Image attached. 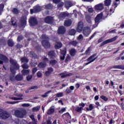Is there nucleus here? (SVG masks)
Returning a JSON list of instances; mask_svg holds the SVG:
<instances>
[{"label": "nucleus", "mask_w": 124, "mask_h": 124, "mask_svg": "<svg viewBox=\"0 0 124 124\" xmlns=\"http://www.w3.org/2000/svg\"><path fill=\"white\" fill-rule=\"evenodd\" d=\"M42 8L40 6H35L33 7V9H30V14L33 15L34 13L36 14L41 11Z\"/></svg>", "instance_id": "obj_5"}, {"label": "nucleus", "mask_w": 124, "mask_h": 124, "mask_svg": "<svg viewBox=\"0 0 124 124\" xmlns=\"http://www.w3.org/2000/svg\"><path fill=\"white\" fill-rule=\"evenodd\" d=\"M85 19L89 24L92 23V17L90 15H87L85 16Z\"/></svg>", "instance_id": "obj_29"}, {"label": "nucleus", "mask_w": 124, "mask_h": 124, "mask_svg": "<svg viewBox=\"0 0 124 124\" xmlns=\"http://www.w3.org/2000/svg\"><path fill=\"white\" fill-rule=\"evenodd\" d=\"M10 99L14 100V101H18V100H23V99L22 98H17L14 97H10Z\"/></svg>", "instance_id": "obj_42"}, {"label": "nucleus", "mask_w": 124, "mask_h": 124, "mask_svg": "<svg viewBox=\"0 0 124 124\" xmlns=\"http://www.w3.org/2000/svg\"><path fill=\"white\" fill-rule=\"evenodd\" d=\"M66 51H67L66 48L65 47H63V49H62L61 51V55H66Z\"/></svg>", "instance_id": "obj_43"}, {"label": "nucleus", "mask_w": 124, "mask_h": 124, "mask_svg": "<svg viewBox=\"0 0 124 124\" xmlns=\"http://www.w3.org/2000/svg\"><path fill=\"white\" fill-rule=\"evenodd\" d=\"M118 5V4L117 3V1H114L113 4H112V6L114 7V9H116Z\"/></svg>", "instance_id": "obj_58"}, {"label": "nucleus", "mask_w": 124, "mask_h": 124, "mask_svg": "<svg viewBox=\"0 0 124 124\" xmlns=\"http://www.w3.org/2000/svg\"><path fill=\"white\" fill-rule=\"evenodd\" d=\"M66 32V29L64 26H60L58 28V33L59 35H63Z\"/></svg>", "instance_id": "obj_12"}, {"label": "nucleus", "mask_w": 124, "mask_h": 124, "mask_svg": "<svg viewBox=\"0 0 124 124\" xmlns=\"http://www.w3.org/2000/svg\"><path fill=\"white\" fill-rule=\"evenodd\" d=\"M29 23L30 24V25L31 26H35L38 24V21L36 20L35 17H34L33 16H31L30 18Z\"/></svg>", "instance_id": "obj_10"}, {"label": "nucleus", "mask_w": 124, "mask_h": 124, "mask_svg": "<svg viewBox=\"0 0 124 124\" xmlns=\"http://www.w3.org/2000/svg\"><path fill=\"white\" fill-rule=\"evenodd\" d=\"M30 69H23L22 70L21 73L22 74V75L23 76H26L30 74Z\"/></svg>", "instance_id": "obj_26"}, {"label": "nucleus", "mask_w": 124, "mask_h": 124, "mask_svg": "<svg viewBox=\"0 0 124 124\" xmlns=\"http://www.w3.org/2000/svg\"><path fill=\"white\" fill-rule=\"evenodd\" d=\"M96 55H97V53L94 54H93L92 56H91V57H90L89 58L87 59L86 60V61L87 62H94V61L98 58V57H96L94 58V57L96 56Z\"/></svg>", "instance_id": "obj_15"}, {"label": "nucleus", "mask_w": 124, "mask_h": 124, "mask_svg": "<svg viewBox=\"0 0 124 124\" xmlns=\"http://www.w3.org/2000/svg\"><path fill=\"white\" fill-rule=\"evenodd\" d=\"M24 122H25L24 120L20 121L19 119H18L15 121V124H26L24 123Z\"/></svg>", "instance_id": "obj_36"}, {"label": "nucleus", "mask_w": 124, "mask_h": 124, "mask_svg": "<svg viewBox=\"0 0 124 124\" xmlns=\"http://www.w3.org/2000/svg\"><path fill=\"white\" fill-rule=\"evenodd\" d=\"M59 75L61 76V78H66V77L71 76L72 74V73L65 74V73H62L59 74Z\"/></svg>", "instance_id": "obj_24"}, {"label": "nucleus", "mask_w": 124, "mask_h": 124, "mask_svg": "<svg viewBox=\"0 0 124 124\" xmlns=\"http://www.w3.org/2000/svg\"><path fill=\"white\" fill-rule=\"evenodd\" d=\"M15 79L16 81H22L23 79V76L21 75L20 74H18L15 76Z\"/></svg>", "instance_id": "obj_20"}, {"label": "nucleus", "mask_w": 124, "mask_h": 124, "mask_svg": "<svg viewBox=\"0 0 124 124\" xmlns=\"http://www.w3.org/2000/svg\"><path fill=\"white\" fill-rule=\"evenodd\" d=\"M73 6V4L70 0H67L65 2V7L66 8H69Z\"/></svg>", "instance_id": "obj_18"}, {"label": "nucleus", "mask_w": 124, "mask_h": 124, "mask_svg": "<svg viewBox=\"0 0 124 124\" xmlns=\"http://www.w3.org/2000/svg\"><path fill=\"white\" fill-rule=\"evenodd\" d=\"M54 8V6L52 4L49 3L45 5L44 9L46 10H52Z\"/></svg>", "instance_id": "obj_19"}, {"label": "nucleus", "mask_w": 124, "mask_h": 124, "mask_svg": "<svg viewBox=\"0 0 124 124\" xmlns=\"http://www.w3.org/2000/svg\"><path fill=\"white\" fill-rule=\"evenodd\" d=\"M52 1L55 4H58L61 2V0H53Z\"/></svg>", "instance_id": "obj_64"}, {"label": "nucleus", "mask_w": 124, "mask_h": 124, "mask_svg": "<svg viewBox=\"0 0 124 124\" xmlns=\"http://www.w3.org/2000/svg\"><path fill=\"white\" fill-rule=\"evenodd\" d=\"M93 8H89L88 9V12L90 13H93Z\"/></svg>", "instance_id": "obj_63"}, {"label": "nucleus", "mask_w": 124, "mask_h": 124, "mask_svg": "<svg viewBox=\"0 0 124 124\" xmlns=\"http://www.w3.org/2000/svg\"><path fill=\"white\" fill-rule=\"evenodd\" d=\"M103 8H104V7L102 3L98 4L95 6V9L97 10L101 11L103 9Z\"/></svg>", "instance_id": "obj_23"}, {"label": "nucleus", "mask_w": 124, "mask_h": 124, "mask_svg": "<svg viewBox=\"0 0 124 124\" xmlns=\"http://www.w3.org/2000/svg\"><path fill=\"white\" fill-rule=\"evenodd\" d=\"M0 43H1L2 45L5 46L6 45V41L3 38H1L0 39Z\"/></svg>", "instance_id": "obj_37"}, {"label": "nucleus", "mask_w": 124, "mask_h": 124, "mask_svg": "<svg viewBox=\"0 0 124 124\" xmlns=\"http://www.w3.org/2000/svg\"><path fill=\"white\" fill-rule=\"evenodd\" d=\"M82 109H83L82 107H77V108H76V111L79 112L81 111H82Z\"/></svg>", "instance_id": "obj_56"}, {"label": "nucleus", "mask_w": 124, "mask_h": 124, "mask_svg": "<svg viewBox=\"0 0 124 124\" xmlns=\"http://www.w3.org/2000/svg\"><path fill=\"white\" fill-rule=\"evenodd\" d=\"M21 67L22 68H23V70L28 69L29 67V65L27 63H24L21 65Z\"/></svg>", "instance_id": "obj_41"}, {"label": "nucleus", "mask_w": 124, "mask_h": 124, "mask_svg": "<svg viewBox=\"0 0 124 124\" xmlns=\"http://www.w3.org/2000/svg\"><path fill=\"white\" fill-rule=\"evenodd\" d=\"M72 24V21L70 19L65 20V22H64V26L66 27H70L71 26Z\"/></svg>", "instance_id": "obj_17"}, {"label": "nucleus", "mask_w": 124, "mask_h": 124, "mask_svg": "<svg viewBox=\"0 0 124 124\" xmlns=\"http://www.w3.org/2000/svg\"><path fill=\"white\" fill-rule=\"evenodd\" d=\"M53 71V69L52 67L48 68L47 71L45 72V76L48 77Z\"/></svg>", "instance_id": "obj_21"}, {"label": "nucleus", "mask_w": 124, "mask_h": 124, "mask_svg": "<svg viewBox=\"0 0 124 124\" xmlns=\"http://www.w3.org/2000/svg\"><path fill=\"white\" fill-rule=\"evenodd\" d=\"M109 15V13L106 12V15L105 16H103V13L101 12V13L97 14L96 17L95 18V25L98 26L99 23L101 22L100 20L102 19H105L108 17V16Z\"/></svg>", "instance_id": "obj_3"}, {"label": "nucleus", "mask_w": 124, "mask_h": 124, "mask_svg": "<svg viewBox=\"0 0 124 124\" xmlns=\"http://www.w3.org/2000/svg\"><path fill=\"white\" fill-rule=\"evenodd\" d=\"M40 108V106H37L33 108L32 111L33 112L38 111L39 110Z\"/></svg>", "instance_id": "obj_44"}, {"label": "nucleus", "mask_w": 124, "mask_h": 124, "mask_svg": "<svg viewBox=\"0 0 124 124\" xmlns=\"http://www.w3.org/2000/svg\"><path fill=\"white\" fill-rule=\"evenodd\" d=\"M25 111L23 110L20 111L19 110H15V115L16 117L19 118H23L24 116Z\"/></svg>", "instance_id": "obj_9"}, {"label": "nucleus", "mask_w": 124, "mask_h": 124, "mask_svg": "<svg viewBox=\"0 0 124 124\" xmlns=\"http://www.w3.org/2000/svg\"><path fill=\"white\" fill-rule=\"evenodd\" d=\"M42 39H43L41 43L42 45L45 48H49L50 47V43H49V37L47 36L46 34H43L41 35Z\"/></svg>", "instance_id": "obj_1"}, {"label": "nucleus", "mask_w": 124, "mask_h": 124, "mask_svg": "<svg viewBox=\"0 0 124 124\" xmlns=\"http://www.w3.org/2000/svg\"><path fill=\"white\" fill-rule=\"evenodd\" d=\"M10 117V114L8 111H4L0 109V117L3 120H6Z\"/></svg>", "instance_id": "obj_4"}, {"label": "nucleus", "mask_w": 124, "mask_h": 124, "mask_svg": "<svg viewBox=\"0 0 124 124\" xmlns=\"http://www.w3.org/2000/svg\"><path fill=\"white\" fill-rule=\"evenodd\" d=\"M111 2H112L111 0H105L104 4L105 6H109L111 5Z\"/></svg>", "instance_id": "obj_30"}, {"label": "nucleus", "mask_w": 124, "mask_h": 124, "mask_svg": "<svg viewBox=\"0 0 124 124\" xmlns=\"http://www.w3.org/2000/svg\"><path fill=\"white\" fill-rule=\"evenodd\" d=\"M20 61L22 63H27L29 62V60L26 57H22L20 59Z\"/></svg>", "instance_id": "obj_27"}, {"label": "nucleus", "mask_w": 124, "mask_h": 124, "mask_svg": "<svg viewBox=\"0 0 124 124\" xmlns=\"http://www.w3.org/2000/svg\"><path fill=\"white\" fill-rule=\"evenodd\" d=\"M62 47V43L60 42H57L55 45V48L57 49L61 48Z\"/></svg>", "instance_id": "obj_31"}, {"label": "nucleus", "mask_w": 124, "mask_h": 124, "mask_svg": "<svg viewBox=\"0 0 124 124\" xmlns=\"http://www.w3.org/2000/svg\"><path fill=\"white\" fill-rule=\"evenodd\" d=\"M83 34L85 36L87 37L89 35V33H88V31H83Z\"/></svg>", "instance_id": "obj_62"}, {"label": "nucleus", "mask_w": 124, "mask_h": 124, "mask_svg": "<svg viewBox=\"0 0 124 124\" xmlns=\"http://www.w3.org/2000/svg\"><path fill=\"white\" fill-rule=\"evenodd\" d=\"M9 59L7 57L3 54H0V64H3V62H8Z\"/></svg>", "instance_id": "obj_8"}, {"label": "nucleus", "mask_w": 124, "mask_h": 124, "mask_svg": "<svg viewBox=\"0 0 124 124\" xmlns=\"http://www.w3.org/2000/svg\"><path fill=\"white\" fill-rule=\"evenodd\" d=\"M51 92H52V91L51 90L46 92L44 95H42V97H44V98L47 97V95L48 94Z\"/></svg>", "instance_id": "obj_46"}, {"label": "nucleus", "mask_w": 124, "mask_h": 124, "mask_svg": "<svg viewBox=\"0 0 124 124\" xmlns=\"http://www.w3.org/2000/svg\"><path fill=\"white\" fill-rule=\"evenodd\" d=\"M38 69L37 67H34L32 69V75H34L36 71H37Z\"/></svg>", "instance_id": "obj_53"}, {"label": "nucleus", "mask_w": 124, "mask_h": 124, "mask_svg": "<svg viewBox=\"0 0 124 124\" xmlns=\"http://www.w3.org/2000/svg\"><path fill=\"white\" fill-rule=\"evenodd\" d=\"M45 22L47 24H52L53 22V17L52 16H46L45 18Z\"/></svg>", "instance_id": "obj_13"}, {"label": "nucleus", "mask_w": 124, "mask_h": 124, "mask_svg": "<svg viewBox=\"0 0 124 124\" xmlns=\"http://www.w3.org/2000/svg\"><path fill=\"white\" fill-rule=\"evenodd\" d=\"M38 88H39L38 86L34 85V86L29 87V90L37 89Z\"/></svg>", "instance_id": "obj_48"}, {"label": "nucleus", "mask_w": 124, "mask_h": 124, "mask_svg": "<svg viewBox=\"0 0 124 124\" xmlns=\"http://www.w3.org/2000/svg\"><path fill=\"white\" fill-rule=\"evenodd\" d=\"M70 61H71V57H70L69 55H68L66 57V59L65 60V62L66 63H68L69 62H70Z\"/></svg>", "instance_id": "obj_34"}, {"label": "nucleus", "mask_w": 124, "mask_h": 124, "mask_svg": "<svg viewBox=\"0 0 124 124\" xmlns=\"http://www.w3.org/2000/svg\"><path fill=\"white\" fill-rule=\"evenodd\" d=\"M54 108H50L48 109L47 112V114L48 115H50L53 114L54 112Z\"/></svg>", "instance_id": "obj_35"}, {"label": "nucleus", "mask_w": 124, "mask_h": 124, "mask_svg": "<svg viewBox=\"0 0 124 124\" xmlns=\"http://www.w3.org/2000/svg\"><path fill=\"white\" fill-rule=\"evenodd\" d=\"M112 68L124 70V66H122L121 65L113 66H112Z\"/></svg>", "instance_id": "obj_32"}, {"label": "nucleus", "mask_w": 124, "mask_h": 124, "mask_svg": "<svg viewBox=\"0 0 124 124\" xmlns=\"http://www.w3.org/2000/svg\"><path fill=\"white\" fill-rule=\"evenodd\" d=\"M32 78V76L30 75V76H28L27 77H26V79L27 80V81H30L31 78Z\"/></svg>", "instance_id": "obj_60"}, {"label": "nucleus", "mask_w": 124, "mask_h": 124, "mask_svg": "<svg viewBox=\"0 0 124 124\" xmlns=\"http://www.w3.org/2000/svg\"><path fill=\"white\" fill-rule=\"evenodd\" d=\"M100 98L101 99L104 100L105 101H107L108 100V99L106 96L104 95H101Z\"/></svg>", "instance_id": "obj_50"}, {"label": "nucleus", "mask_w": 124, "mask_h": 124, "mask_svg": "<svg viewBox=\"0 0 124 124\" xmlns=\"http://www.w3.org/2000/svg\"><path fill=\"white\" fill-rule=\"evenodd\" d=\"M27 16H21L19 22H20V26L21 27H25L27 26Z\"/></svg>", "instance_id": "obj_6"}, {"label": "nucleus", "mask_w": 124, "mask_h": 124, "mask_svg": "<svg viewBox=\"0 0 124 124\" xmlns=\"http://www.w3.org/2000/svg\"><path fill=\"white\" fill-rule=\"evenodd\" d=\"M19 102H18V101H13V102L8 101V102H6V103L7 104L14 105V104L18 103Z\"/></svg>", "instance_id": "obj_49"}, {"label": "nucleus", "mask_w": 124, "mask_h": 124, "mask_svg": "<svg viewBox=\"0 0 124 124\" xmlns=\"http://www.w3.org/2000/svg\"><path fill=\"white\" fill-rule=\"evenodd\" d=\"M46 66V64L45 62H41L38 64V67L39 68H45Z\"/></svg>", "instance_id": "obj_25"}, {"label": "nucleus", "mask_w": 124, "mask_h": 124, "mask_svg": "<svg viewBox=\"0 0 124 124\" xmlns=\"http://www.w3.org/2000/svg\"><path fill=\"white\" fill-rule=\"evenodd\" d=\"M76 32V30L74 29H71L69 30V34L70 35H75Z\"/></svg>", "instance_id": "obj_33"}, {"label": "nucleus", "mask_w": 124, "mask_h": 124, "mask_svg": "<svg viewBox=\"0 0 124 124\" xmlns=\"http://www.w3.org/2000/svg\"><path fill=\"white\" fill-rule=\"evenodd\" d=\"M71 92H72V91L70 89L67 88L65 90L66 94H70L71 93Z\"/></svg>", "instance_id": "obj_57"}, {"label": "nucleus", "mask_w": 124, "mask_h": 124, "mask_svg": "<svg viewBox=\"0 0 124 124\" xmlns=\"http://www.w3.org/2000/svg\"><path fill=\"white\" fill-rule=\"evenodd\" d=\"M58 63V62L56 60H51L50 61V64L52 66L56 65Z\"/></svg>", "instance_id": "obj_39"}, {"label": "nucleus", "mask_w": 124, "mask_h": 124, "mask_svg": "<svg viewBox=\"0 0 124 124\" xmlns=\"http://www.w3.org/2000/svg\"><path fill=\"white\" fill-rule=\"evenodd\" d=\"M10 63L13 65V67H12L10 68V71L13 75H16V72L15 70H19V65L17 63V62L16 60L10 59Z\"/></svg>", "instance_id": "obj_2"}, {"label": "nucleus", "mask_w": 124, "mask_h": 124, "mask_svg": "<svg viewBox=\"0 0 124 124\" xmlns=\"http://www.w3.org/2000/svg\"><path fill=\"white\" fill-rule=\"evenodd\" d=\"M91 46H89L87 49L86 50L85 53H84V55H86V56H89L91 55V51L92 50Z\"/></svg>", "instance_id": "obj_28"}, {"label": "nucleus", "mask_w": 124, "mask_h": 124, "mask_svg": "<svg viewBox=\"0 0 124 124\" xmlns=\"http://www.w3.org/2000/svg\"><path fill=\"white\" fill-rule=\"evenodd\" d=\"M4 7V4H0V13L3 10Z\"/></svg>", "instance_id": "obj_55"}, {"label": "nucleus", "mask_w": 124, "mask_h": 124, "mask_svg": "<svg viewBox=\"0 0 124 124\" xmlns=\"http://www.w3.org/2000/svg\"><path fill=\"white\" fill-rule=\"evenodd\" d=\"M93 108L94 107L92 104H90L89 108H86V109L87 111H92L93 109Z\"/></svg>", "instance_id": "obj_45"}, {"label": "nucleus", "mask_w": 124, "mask_h": 124, "mask_svg": "<svg viewBox=\"0 0 124 124\" xmlns=\"http://www.w3.org/2000/svg\"><path fill=\"white\" fill-rule=\"evenodd\" d=\"M69 14L67 12H64L60 13L58 15V17L60 19H64L66 17H68Z\"/></svg>", "instance_id": "obj_11"}, {"label": "nucleus", "mask_w": 124, "mask_h": 124, "mask_svg": "<svg viewBox=\"0 0 124 124\" xmlns=\"http://www.w3.org/2000/svg\"><path fill=\"white\" fill-rule=\"evenodd\" d=\"M117 40V37H114L113 38L106 40L104 41L103 43H101V44L100 45V46L101 47L105 45H107L108 44H109L110 43L113 42Z\"/></svg>", "instance_id": "obj_7"}, {"label": "nucleus", "mask_w": 124, "mask_h": 124, "mask_svg": "<svg viewBox=\"0 0 124 124\" xmlns=\"http://www.w3.org/2000/svg\"><path fill=\"white\" fill-rule=\"evenodd\" d=\"M37 77L38 78H41L43 77V74L39 71L37 73Z\"/></svg>", "instance_id": "obj_51"}, {"label": "nucleus", "mask_w": 124, "mask_h": 124, "mask_svg": "<svg viewBox=\"0 0 124 124\" xmlns=\"http://www.w3.org/2000/svg\"><path fill=\"white\" fill-rule=\"evenodd\" d=\"M77 50L75 48H72L69 50V54L71 57H74L76 55Z\"/></svg>", "instance_id": "obj_22"}, {"label": "nucleus", "mask_w": 124, "mask_h": 124, "mask_svg": "<svg viewBox=\"0 0 124 124\" xmlns=\"http://www.w3.org/2000/svg\"><path fill=\"white\" fill-rule=\"evenodd\" d=\"M78 42L76 41H71L69 43V44L73 45L74 46H76L77 45Z\"/></svg>", "instance_id": "obj_47"}, {"label": "nucleus", "mask_w": 124, "mask_h": 124, "mask_svg": "<svg viewBox=\"0 0 124 124\" xmlns=\"http://www.w3.org/2000/svg\"><path fill=\"white\" fill-rule=\"evenodd\" d=\"M63 96V93H59L56 94V97H62Z\"/></svg>", "instance_id": "obj_52"}, {"label": "nucleus", "mask_w": 124, "mask_h": 124, "mask_svg": "<svg viewBox=\"0 0 124 124\" xmlns=\"http://www.w3.org/2000/svg\"><path fill=\"white\" fill-rule=\"evenodd\" d=\"M12 12H13L14 14L17 15L19 14V10L16 8H14L12 10Z\"/></svg>", "instance_id": "obj_40"}, {"label": "nucleus", "mask_w": 124, "mask_h": 124, "mask_svg": "<svg viewBox=\"0 0 124 124\" xmlns=\"http://www.w3.org/2000/svg\"><path fill=\"white\" fill-rule=\"evenodd\" d=\"M37 65V62H31V66L32 67H34L36 65Z\"/></svg>", "instance_id": "obj_61"}, {"label": "nucleus", "mask_w": 124, "mask_h": 124, "mask_svg": "<svg viewBox=\"0 0 124 124\" xmlns=\"http://www.w3.org/2000/svg\"><path fill=\"white\" fill-rule=\"evenodd\" d=\"M48 56L51 59H54L56 58V54L54 50H50L48 51Z\"/></svg>", "instance_id": "obj_14"}, {"label": "nucleus", "mask_w": 124, "mask_h": 124, "mask_svg": "<svg viewBox=\"0 0 124 124\" xmlns=\"http://www.w3.org/2000/svg\"><path fill=\"white\" fill-rule=\"evenodd\" d=\"M63 5H64V3L62 2H60V3H58L57 7L58 9L62 7V6H63Z\"/></svg>", "instance_id": "obj_54"}, {"label": "nucleus", "mask_w": 124, "mask_h": 124, "mask_svg": "<svg viewBox=\"0 0 124 124\" xmlns=\"http://www.w3.org/2000/svg\"><path fill=\"white\" fill-rule=\"evenodd\" d=\"M66 111V108H62L61 110H60L59 112L60 114H62V113H63L64 112H65Z\"/></svg>", "instance_id": "obj_59"}, {"label": "nucleus", "mask_w": 124, "mask_h": 124, "mask_svg": "<svg viewBox=\"0 0 124 124\" xmlns=\"http://www.w3.org/2000/svg\"><path fill=\"white\" fill-rule=\"evenodd\" d=\"M83 27H84V25L82 22H80L78 23V26L77 29L78 32H80L82 31Z\"/></svg>", "instance_id": "obj_16"}, {"label": "nucleus", "mask_w": 124, "mask_h": 124, "mask_svg": "<svg viewBox=\"0 0 124 124\" xmlns=\"http://www.w3.org/2000/svg\"><path fill=\"white\" fill-rule=\"evenodd\" d=\"M7 45L10 47H13L14 45V43L11 40H8L7 41Z\"/></svg>", "instance_id": "obj_38"}]
</instances>
